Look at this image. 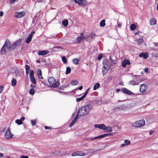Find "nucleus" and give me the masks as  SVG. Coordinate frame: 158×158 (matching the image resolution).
Listing matches in <instances>:
<instances>
[{"instance_id":"1","label":"nucleus","mask_w":158,"mask_h":158,"mask_svg":"<svg viewBox=\"0 0 158 158\" xmlns=\"http://www.w3.org/2000/svg\"><path fill=\"white\" fill-rule=\"evenodd\" d=\"M15 48H13L12 44L11 42L8 40H6L4 45L1 50V54L2 55L7 53L9 52L10 49H14Z\"/></svg>"},{"instance_id":"2","label":"nucleus","mask_w":158,"mask_h":158,"mask_svg":"<svg viewBox=\"0 0 158 158\" xmlns=\"http://www.w3.org/2000/svg\"><path fill=\"white\" fill-rule=\"evenodd\" d=\"M92 108V105L91 104H89L85 105L81 107L77 113L81 116L85 115L89 112Z\"/></svg>"},{"instance_id":"3","label":"nucleus","mask_w":158,"mask_h":158,"mask_svg":"<svg viewBox=\"0 0 158 158\" xmlns=\"http://www.w3.org/2000/svg\"><path fill=\"white\" fill-rule=\"evenodd\" d=\"M49 83L54 88L57 87L59 85V81H56L53 77H50L48 80Z\"/></svg>"},{"instance_id":"4","label":"nucleus","mask_w":158,"mask_h":158,"mask_svg":"<svg viewBox=\"0 0 158 158\" xmlns=\"http://www.w3.org/2000/svg\"><path fill=\"white\" fill-rule=\"evenodd\" d=\"M145 124V121L144 120L142 119L132 123V126L134 127H139L144 126Z\"/></svg>"},{"instance_id":"5","label":"nucleus","mask_w":158,"mask_h":158,"mask_svg":"<svg viewBox=\"0 0 158 158\" xmlns=\"http://www.w3.org/2000/svg\"><path fill=\"white\" fill-rule=\"evenodd\" d=\"M103 68L107 70H109L110 67L109 62L106 59H105L103 60Z\"/></svg>"},{"instance_id":"6","label":"nucleus","mask_w":158,"mask_h":158,"mask_svg":"<svg viewBox=\"0 0 158 158\" xmlns=\"http://www.w3.org/2000/svg\"><path fill=\"white\" fill-rule=\"evenodd\" d=\"M111 135V134L108 133V134H103V135H99V136L96 137H95V138H87V139H87V140L90 139V140H94V139H98V138L101 139V138L105 137H106V136H110Z\"/></svg>"},{"instance_id":"7","label":"nucleus","mask_w":158,"mask_h":158,"mask_svg":"<svg viewBox=\"0 0 158 158\" xmlns=\"http://www.w3.org/2000/svg\"><path fill=\"white\" fill-rule=\"evenodd\" d=\"M5 137L8 139L11 138L13 136V135L11 132L10 128H8L5 134Z\"/></svg>"},{"instance_id":"8","label":"nucleus","mask_w":158,"mask_h":158,"mask_svg":"<svg viewBox=\"0 0 158 158\" xmlns=\"http://www.w3.org/2000/svg\"><path fill=\"white\" fill-rule=\"evenodd\" d=\"M30 76L31 82L33 84H35L36 81L34 77V72L33 70H31L30 71Z\"/></svg>"},{"instance_id":"9","label":"nucleus","mask_w":158,"mask_h":158,"mask_svg":"<svg viewBox=\"0 0 158 158\" xmlns=\"http://www.w3.org/2000/svg\"><path fill=\"white\" fill-rule=\"evenodd\" d=\"M148 88V86L146 84H141L140 85L139 91L141 93H144L146 91Z\"/></svg>"},{"instance_id":"10","label":"nucleus","mask_w":158,"mask_h":158,"mask_svg":"<svg viewBox=\"0 0 158 158\" xmlns=\"http://www.w3.org/2000/svg\"><path fill=\"white\" fill-rule=\"evenodd\" d=\"M75 2L81 6H85L86 4V0H74Z\"/></svg>"},{"instance_id":"11","label":"nucleus","mask_w":158,"mask_h":158,"mask_svg":"<svg viewBox=\"0 0 158 158\" xmlns=\"http://www.w3.org/2000/svg\"><path fill=\"white\" fill-rule=\"evenodd\" d=\"M22 39H19L18 40L14 43L12 44L13 48H15L17 46H19L21 44Z\"/></svg>"},{"instance_id":"12","label":"nucleus","mask_w":158,"mask_h":158,"mask_svg":"<svg viewBox=\"0 0 158 158\" xmlns=\"http://www.w3.org/2000/svg\"><path fill=\"white\" fill-rule=\"evenodd\" d=\"M71 155L73 156H85L84 152L82 151H77L74 152Z\"/></svg>"},{"instance_id":"13","label":"nucleus","mask_w":158,"mask_h":158,"mask_svg":"<svg viewBox=\"0 0 158 158\" xmlns=\"http://www.w3.org/2000/svg\"><path fill=\"white\" fill-rule=\"evenodd\" d=\"M122 91L124 93L129 95L134 94V93L132 92L131 91L126 88H122Z\"/></svg>"},{"instance_id":"14","label":"nucleus","mask_w":158,"mask_h":158,"mask_svg":"<svg viewBox=\"0 0 158 158\" xmlns=\"http://www.w3.org/2000/svg\"><path fill=\"white\" fill-rule=\"evenodd\" d=\"M25 15L24 11L21 12H16L15 14V16L17 18H20L23 17Z\"/></svg>"},{"instance_id":"15","label":"nucleus","mask_w":158,"mask_h":158,"mask_svg":"<svg viewBox=\"0 0 158 158\" xmlns=\"http://www.w3.org/2000/svg\"><path fill=\"white\" fill-rule=\"evenodd\" d=\"M85 39V37L84 36L83 33H81L80 36L77 38V40L78 42L80 43Z\"/></svg>"},{"instance_id":"16","label":"nucleus","mask_w":158,"mask_h":158,"mask_svg":"<svg viewBox=\"0 0 158 158\" xmlns=\"http://www.w3.org/2000/svg\"><path fill=\"white\" fill-rule=\"evenodd\" d=\"M48 51L46 50L40 51L38 52V55L40 56H44L47 54Z\"/></svg>"},{"instance_id":"17","label":"nucleus","mask_w":158,"mask_h":158,"mask_svg":"<svg viewBox=\"0 0 158 158\" xmlns=\"http://www.w3.org/2000/svg\"><path fill=\"white\" fill-rule=\"evenodd\" d=\"M94 127L95 128H98L104 130L105 129V126L104 124H95Z\"/></svg>"},{"instance_id":"18","label":"nucleus","mask_w":158,"mask_h":158,"mask_svg":"<svg viewBox=\"0 0 158 158\" xmlns=\"http://www.w3.org/2000/svg\"><path fill=\"white\" fill-rule=\"evenodd\" d=\"M95 152V151L93 149H89V150H85L84 154H85V156H86L89 154V153H94Z\"/></svg>"},{"instance_id":"19","label":"nucleus","mask_w":158,"mask_h":158,"mask_svg":"<svg viewBox=\"0 0 158 158\" xmlns=\"http://www.w3.org/2000/svg\"><path fill=\"white\" fill-rule=\"evenodd\" d=\"M130 64V61L127 59L124 60L122 64V66L123 67H125L126 66L127 64Z\"/></svg>"},{"instance_id":"20","label":"nucleus","mask_w":158,"mask_h":158,"mask_svg":"<svg viewBox=\"0 0 158 158\" xmlns=\"http://www.w3.org/2000/svg\"><path fill=\"white\" fill-rule=\"evenodd\" d=\"M139 56L140 57H143L144 59H146L148 57V53L147 52L142 53L139 54Z\"/></svg>"},{"instance_id":"21","label":"nucleus","mask_w":158,"mask_h":158,"mask_svg":"<svg viewBox=\"0 0 158 158\" xmlns=\"http://www.w3.org/2000/svg\"><path fill=\"white\" fill-rule=\"evenodd\" d=\"M78 118V113L77 114L76 116L75 117V118L73 120V121L71 122L70 124L69 125V127H71L77 121V118Z\"/></svg>"},{"instance_id":"22","label":"nucleus","mask_w":158,"mask_h":158,"mask_svg":"<svg viewBox=\"0 0 158 158\" xmlns=\"http://www.w3.org/2000/svg\"><path fill=\"white\" fill-rule=\"evenodd\" d=\"M139 83L138 81H135L134 80L131 81L129 82V84L131 85H138Z\"/></svg>"},{"instance_id":"23","label":"nucleus","mask_w":158,"mask_h":158,"mask_svg":"<svg viewBox=\"0 0 158 158\" xmlns=\"http://www.w3.org/2000/svg\"><path fill=\"white\" fill-rule=\"evenodd\" d=\"M156 19L154 18L151 19L150 20V24L151 25H153L156 24Z\"/></svg>"},{"instance_id":"24","label":"nucleus","mask_w":158,"mask_h":158,"mask_svg":"<svg viewBox=\"0 0 158 158\" xmlns=\"http://www.w3.org/2000/svg\"><path fill=\"white\" fill-rule=\"evenodd\" d=\"M37 73L39 78L41 79H43V78L42 76V72L40 69H39L37 70Z\"/></svg>"},{"instance_id":"25","label":"nucleus","mask_w":158,"mask_h":158,"mask_svg":"<svg viewBox=\"0 0 158 158\" xmlns=\"http://www.w3.org/2000/svg\"><path fill=\"white\" fill-rule=\"evenodd\" d=\"M136 42L138 44L141 45L143 42V40L142 38H139L137 40Z\"/></svg>"},{"instance_id":"26","label":"nucleus","mask_w":158,"mask_h":158,"mask_svg":"<svg viewBox=\"0 0 158 158\" xmlns=\"http://www.w3.org/2000/svg\"><path fill=\"white\" fill-rule=\"evenodd\" d=\"M16 84V81L15 78H13L11 81V85L13 86H15Z\"/></svg>"},{"instance_id":"27","label":"nucleus","mask_w":158,"mask_h":158,"mask_svg":"<svg viewBox=\"0 0 158 158\" xmlns=\"http://www.w3.org/2000/svg\"><path fill=\"white\" fill-rule=\"evenodd\" d=\"M100 86V84L98 83L96 84L93 87V89L94 90H96L97 89L99 88Z\"/></svg>"},{"instance_id":"28","label":"nucleus","mask_w":158,"mask_h":158,"mask_svg":"<svg viewBox=\"0 0 158 158\" xmlns=\"http://www.w3.org/2000/svg\"><path fill=\"white\" fill-rule=\"evenodd\" d=\"M73 62L74 64L77 65L79 63V60L78 59L75 58L73 60Z\"/></svg>"},{"instance_id":"29","label":"nucleus","mask_w":158,"mask_h":158,"mask_svg":"<svg viewBox=\"0 0 158 158\" xmlns=\"http://www.w3.org/2000/svg\"><path fill=\"white\" fill-rule=\"evenodd\" d=\"M85 97L83 95L81 97L79 98H76V102H79L85 98Z\"/></svg>"},{"instance_id":"30","label":"nucleus","mask_w":158,"mask_h":158,"mask_svg":"<svg viewBox=\"0 0 158 158\" xmlns=\"http://www.w3.org/2000/svg\"><path fill=\"white\" fill-rule=\"evenodd\" d=\"M100 25L101 27H104L105 25V20L103 19L100 22Z\"/></svg>"},{"instance_id":"31","label":"nucleus","mask_w":158,"mask_h":158,"mask_svg":"<svg viewBox=\"0 0 158 158\" xmlns=\"http://www.w3.org/2000/svg\"><path fill=\"white\" fill-rule=\"evenodd\" d=\"M121 109H122L121 107L118 106L114 108L113 109V111L115 112H116L117 111L121 110Z\"/></svg>"},{"instance_id":"32","label":"nucleus","mask_w":158,"mask_h":158,"mask_svg":"<svg viewBox=\"0 0 158 158\" xmlns=\"http://www.w3.org/2000/svg\"><path fill=\"white\" fill-rule=\"evenodd\" d=\"M62 23L64 26H66L68 24V21L67 20H64L63 21Z\"/></svg>"},{"instance_id":"33","label":"nucleus","mask_w":158,"mask_h":158,"mask_svg":"<svg viewBox=\"0 0 158 158\" xmlns=\"http://www.w3.org/2000/svg\"><path fill=\"white\" fill-rule=\"evenodd\" d=\"M105 129H104V130H106V131L108 132H111L112 131V129L110 127H106L105 126Z\"/></svg>"},{"instance_id":"34","label":"nucleus","mask_w":158,"mask_h":158,"mask_svg":"<svg viewBox=\"0 0 158 158\" xmlns=\"http://www.w3.org/2000/svg\"><path fill=\"white\" fill-rule=\"evenodd\" d=\"M32 38V37L29 36L26 40V42L27 44H29Z\"/></svg>"},{"instance_id":"35","label":"nucleus","mask_w":158,"mask_h":158,"mask_svg":"<svg viewBox=\"0 0 158 158\" xmlns=\"http://www.w3.org/2000/svg\"><path fill=\"white\" fill-rule=\"evenodd\" d=\"M71 69L70 67H68L66 68L65 73L66 74L69 73L71 72Z\"/></svg>"},{"instance_id":"36","label":"nucleus","mask_w":158,"mask_h":158,"mask_svg":"<svg viewBox=\"0 0 158 158\" xmlns=\"http://www.w3.org/2000/svg\"><path fill=\"white\" fill-rule=\"evenodd\" d=\"M70 83L72 85H77V84L78 82L77 80H73L71 81Z\"/></svg>"},{"instance_id":"37","label":"nucleus","mask_w":158,"mask_h":158,"mask_svg":"<svg viewBox=\"0 0 158 158\" xmlns=\"http://www.w3.org/2000/svg\"><path fill=\"white\" fill-rule=\"evenodd\" d=\"M136 26L134 24H132L130 26V28L132 30H134L136 28Z\"/></svg>"},{"instance_id":"38","label":"nucleus","mask_w":158,"mask_h":158,"mask_svg":"<svg viewBox=\"0 0 158 158\" xmlns=\"http://www.w3.org/2000/svg\"><path fill=\"white\" fill-rule=\"evenodd\" d=\"M31 124L32 126L35 125L36 123V120L35 119L34 120H31Z\"/></svg>"},{"instance_id":"39","label":"nucleus","mask_w":158,"mask_h":158,"mask_svg":"<svg viewBox=\"0 0 158 158\" xmlns=\"http://www.w3.org/2000/svg\"><path fill=\"white\" fill-rule=\"evenodd\" d=\"M15 122L18 125H20L22 123V121L20 119H17L16 120Z\"/></svg>"},{"instance_id":"40","label":"nucleus","mask_w":158,"mask_h":158,"mask_svg":"<svg viewBox=\"0 0 158 158\" xmlns=\"http://www.w3.org/2000/svg\"><path fill=\"white\" fill-rule=\"evenodd\" d=\"M62 60L63 62L64 63H67V59L66 58L65 56H64L62 57Z\"/></svg>"},{"instance_id":"41","label":"nucleus","mask_w":158,"mask_h":158,"mask_svg":"<svg viewBox=\"0 0 158 158\" xmlns=\"http://www.w3.org/2000/svg\"><path fill=\"white\" fill-rule=\"evenodd\" d=\"M35 91L34 89L31 88L30 91V94L31 95H33L34 94Z\"/></svg>"},{"instance_id":"42","label":"nucleus","mask_w":158,"mask_h":158,"mask_svg":"<svg viewBox=\"0 0 158 158\" xmlns=\"http://www.w3.org/2000/svg\"><path fill=\"white\" fill-rule=\"evenodd\" d=\"M124 143L127 146L128 145L130 144V141L128 140H124Z\"/></svg>"},{"instance_id":"43","label":"nucleus","mask_w":158,"mask_h":158,"mask_svg":"<svg viewBox=\"0 0 158 158\" xmlns=\"http://www.w3.org/2000/svg\"><path fill=\"white\" fill-rule=\"evenodd\" d=\"M90 89V88H88L86 91L85 92L84 94V96L85 97L86 96V95L87 94L89 90Z\"/></svg>"},{"instance_id":"44","label":"nucleus","mask_w":158,"mask_h":158,"mask_svg":"<svg viewBox=\"0 0 158 158\" xmlns=\"http://www.w3.org/2000/svg\"><path fill=\"white\" fill-rule=\"evenodd\" d=\"M26 70H29L30 67L28 65H26L25 66Z\"/></svg>"},{"instance_id":"45","label":"nucleus","mask_w":158,"mask_h":158,"mask_svg":"<svg viewBox=\"0 0 158 158\" xmlns=\"http://www.w3.org/2000/svg\"><path fill=\"white\" fill-rule=\"evenodd\" d=\"M20 158H28V156H27L22 155L20 156Z\"/></svg>"},{"instance_id":"46","label":"nucleus","mask_w":158,"mask_h":158,"mask_svg":"<svg viewBox=\"0 0 158 158\" xmlns=\"http://www.w3.org/2000/svg\"><path fill=\"white\" fill-rule=\"evenodd\" d=\"M126 146H127L126 145V144L125 143H124L122 144L121 145V147L122 148H124Z\"/></svg>"},{"instance_id":"47","label":"nucleus","mask_w":158,"mask_h":158,"mask_svg":"<svg viewBox=\"0 0 158 158\" xmlns=\"http://www.w3.org/2000/svg\"><path fill=\"white\" fill-rule=\"evenodd\" d=\"M102 55L101 54H100L98 55V60H100L102 58Z\"/></svg>"},{"instance_id":"48","label":"nucleus","mask_w":158,"mask_h":158,"mask_svg":"<svg viewBox=\"0 0 158 158\" xmlns=\"http://www.w3.org/2000/svg\"><path fill=\"white\" fill-rule=\"evenodd\" d=\"M3 87L2 86H0V93H1L3 89Z\"/></svg>"},{"instance_id":"49","label":"nucleus","mask_w":158,"mask_h":158,"mask_svg":"<svg viewBox=\"0 0 158 158\" xmlns=\"http://www.w3.org/2000/svg\"><path fill=\"white\" fill-rule=\"evenodd\" d=\"M55 48H57L58 49H62V48L60 46H56L54 47Z\"/></svg>"},{"instance_id":"50","label":"nucleus","mask_w":158,"mask_h":158,"mask_svg":"<svg viewBox=\"0 0 158 158\" xmlns=\"http://www.w3.org/2000/svg\"><path fill=\"white\" fill-rule=\"evenodd\" d=\"M35 32L34 31H32L31 33L29 35V36H30L31 37H32V35H33V34Z\"/></svg>"},{"instance_id":"51","label":"nucleus","mask_w":158,"mask_h":158,"mask_svg":"<svg viewBox=\"0 0 158 158\" xmlns=\"http://www.w3.org/2000/svg\"><path fill=\"white\" fill-rule=\"evenodd\" d=\"M144 71L145 72L147 73L148 72V69L147 68H146L144 69Z\"/></svg>"},{"instance_id":"52","label":"nucleus","mask_w":158,"mask_h":158,"mask_svg":"<svg viewBox=\"0 0 158 158\" xmlns=\"http://www.w3.org/2000/svg\"><path fill=\"white\" fill-rule=\"evenodd\" d=\"M25 119V118L24 117H22L21 118H20V120H21V121H23Z\"/></svg>"},{"instance_id":"53","label":"nucleus","mask_w":158,"mask_h":158,"mask_svg":"<svg viewBox=\"0 0 158 158\" xmlns=\"http://www.w3.org/2000/svg\"><path fill=\"white\" fill-rule=\"evenodd\" d=\"M3 15V13L2 11H1L0 12V16H2Z\"/></svg>"},{"instance_id":"54","label":"nucleus","mask_w":158,"mask_h":158,"mask_svg":"<svg viewBox=\"0 0 158 158\" xmlns=\"http://www.w3.org/2000/svg\"><path fill=\"white\" fill-rule=\"evenodd\" d=\"M15 1V0H10V2L11 4L13 3Z\"/></svg>"},{"instance_id":"55","label":"nucleus","mask_w":158,"mask_h":158,"mask_svg":"<svg viewBox=\"0 0 158 158\" xmlns=\"http://www.w3.org/2000/svg\"><path fill=\"white\" fill-rule=\"evenodd\" d=\"M122 24L120 23H118V26L119 27H120L121 26Z\"/></svg>"},{"instance_id":"56","label":"nucleus","mask_w":158,"mask_h":158,"mask_svg":"<svg viewBox=\"0 0 158 158\" xmlns=\"http://www.w3.org/2000/svg\"><path fill=\"white\" fill-rule=\"evenodd\" d=\"M110 59L112 61V63H113L114 64H115L116 63V62L115 61H113L112 59H111V57H110Z\"/></svg>"},{"instance_id":"57","label":"nucleus","mask_w":158,"mask_h":158,"mask_svg":"<svg viewBox=\"0 0 158 158\" xmlns=\"http://www.w3.org/2000/svg\"><path fill=\"white\" fill-rule=\"evenodd\" d=\"M30 86H31V87L32 88H33V89H34V88H35V86L33 85L32 84Z\"/></svg>"},{"instance_id":"58","label":"nucleus","mask_w":158,"mask_h":158,"mask_svg":"<svg viewBox=\"0 0 158 158\" xmlns=\"http://www.w3.org/2000/svg\"><path fill=\"white\" fill-rule=\"evenodd\" d=\"M82 86H81L79 87L78 88V89L79 90H81L82 89Z\"/></svg>"},{"instance_id":"59","label":"nucleus","mask_w":158,"mask_h":158,"mask_svg":"<svg viewBox=\"0 0 158 158\" xmlns=\"http://www.w3.org/2000/svg\"><path fill=\"white\" fill-rule=\"evenodd\" d=\"M44 128L46 129H49L50 128V127L48 126H45Z\"/></svg>"},{"instance_id":"60","label":"nucleus","mask_w":158,"mask_h":158,"mask_svg":"<svg viewBox=\"0 0 158 158\" xmlns=\"http://www.w3.org/2000/svg\"><path fill=\"white\" fill-rule=\"evenodd\" d=\"M153 132H154V131H150V132H149V134L150 135H152L153 134Z\"/></svg>"},{"instance_id":"61","label":"nucleus","mask_w":158,"mask_h":158,"mask_svg":"<svg viewBox=\"0 0 158 158\" xmlns=\"http://www.w3.org/2000/svg\"><path fill=\"white\" fill-rule=\"evenodd\" d=\"M155 57H158V53H156L155 55Z\"/></svg>"},{"instance_id":"62","label":"nucleus","mask_w":158,"mask_h":158,"mask_svg":"<svg viewBox=\"0 0 158 158\" xmlns=\"http://www.w3.org/2000/svg\"><path fill=\"white\" fill-rule=\"evenodd\" d=\"M29 72V70H26V74H27V75H28V74Z\"/></svg>"},{"instance_id":"63","label":"nucleus","mask_w":158,"mask_h":158,"mask_svg":"<svg viewBox=\"0 0 158 158\" xmlns=\"http://www.w3.org/2000/svg\"><path fill=\"white\" fill-rule=\"evenodd\" d=\"M119 84L121 85H123V82L122 81L120 82L119 83Z\"/></svg>"},{"instance_id":"64","label":"nucleus","mask_w":158,"mask_h":158,"mask_svg":"<svg viewBox=\"0 0 158 158\" xmlns=\"http://www.w3.org/2000/svg\"><path fill=\"white\" fill-rule=\"evenodd\" d=\"M156 9L158 11V3H157V5Z\"/></svg>"}]
</instances>
